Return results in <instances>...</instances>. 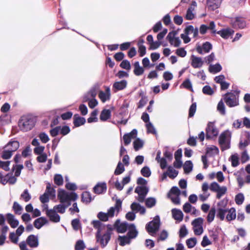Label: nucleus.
<instances>
[{
	"label": "nucleus",
	"instance_id": "46",
	"mask_svg": "<svg viewBox=\"0 0 250 250\" xmlns=\"http://www.w3.org/2000/svg\"><path fill=\"white\" fill-rule=\"evenodd\" d=\"M216 212V209L215 208H212L209 211L207 215V221L208 223L212 222L214 218L215 214Z\"/></svg>",
	"mask_w": 250,
	"mask_h": 250
},
{
	"label": "nucleus",
	"instance_id": "56",
	"mask_svg": "<svg viewBox=\"0 0 250 250\" xmlns=\"http://www.w3.org/2000/svg\"><path fill=\"white\" fill-rule=\"evenodd\" d=\"M141 173L145 177H149L151 173L150 168L147 166H145L142 168Z\"/></svg>",
	"mask_w": 250,
	"mask_h": 250
},
{
	"label": "nucleus",
	"instance_id": "28",
	"mask_svg": "<svg viewBox=\"0 0 250 250\" xmlns=\"http://www.w3.org/2000/svg\"><path fill=\"white\" fill-rule=\"evenodd\" d=\"M134 67L133 72L136 76H139L142 75L144 73V68L140 66L139 62H135L134 63Z\"/></svg>",
	"mask_w": 250,
	"mask_h": 250
},
{
	"label": "nucleus",
	"instance_id": "19",
	"mask_svg": "<svg viewBox=\"0 0 250 250\" xmlns=\"http://www.w3.org/2000/svg\"><path fill=\"white\" fill-rule=\"evenodd\" d=\"M212 48V45L209 42L204 43L202 46H198L197 51L200 54L208 53Z\"/></svg>",
	"mask_w": 250,
	"mask_h": 250
},
{
	"label": "nucleus",
	"instance_id": "40",
	"mask_svg": "<svg viewBox=\"0 0 250 250\" xmlns=\"http://www.w3.org/2000/svg\"><path fill=\"white\" fill-rule=\"evenodd\" d=\"M195 15V13L193 9V7L190 6L187 11L186 15V19L188 20H191L194 18Z\"/></svg>",
	"mask_w": 250,
	"mask_h": 250
},
{
	"label": "nucleus",
	"instance_id": "51",
	"mask_svg": "<svg viewBox=\"0 0 250 250\" xmlns=\"http://www.w3.org/2000/svg\"><path fill=\"white\" fill-rule=\"evenodd\" d=\"M244 199V194L242 193H239L235 196V201L237 205H240L243 204Z\"/></svg>",
	"mask_w": 250,
	"mask_h": 250
},
{
	"label": "nucleus",
	"instance_id": "16",
	"mask_svg": "<svg viewBox=\"0 0 250 250\" xmlns=\"http://www.w3.org/2000/svg\"><path fill=\"white\" fill-rule=\"evenodd\" d=\"M46 215L49 217L51 222L58 223L60 221V216L54 209L47 210Z\"/></svg>",
	"mask_w": 250,
	"mask_h": 250
},
{
	"label": "nucleus",
	"instance_id": "21",
	"mask_svg": "<svg viewBox=\"0 0 250 250\" xmlns=\"http://www.w3.org/2000/svg\"><path fill=\"white\" fill-rule=\"evenodd\" d=\"M127 230L128 232L127 233V235L131 239L136 238L138 235V232L134 224H130Z\"/></svg>",
	"mask_w": 250,
	"mask_h": 250
},
{
	"label": "nucleus",
	"instance_id": "58",
	"mask_svg": "<svg viewBox=\"0 0 250 250\" xmlns=\"http://www.w3.org/2000/svg\"><path fill=\"white\" fill-rule=\"evenodd\" d=\"M23 166L22 165H18L13 166V169L15 170V175L16 177H18L20 175L21 170L23 168Z\"/></svg>",
	"mask_w": 250,
	"mask_h": 250
},
{
	"label": "nucleus",
	"instance_id": "20",
	"mask_svg": "<svg viewBox=\"0 0 250 250\" xmlns=\"http://www.w3.org/2000/svg\"><path fill=\"white\" fill-rule=\"evenodd\" d=\"M6 216L7 222L12 228H16L18 227L19 224V221L15 218L13 214L8 213L6 215Z\"/></svg>",
	"mask_w": 250,
	"mask_h": 250
},
{
	"label": "nucleus",
	"instance_id": "11",
	"mask_svg": "<svg viewBox=\"0 0 250 250\" xmlns=\"http://www.w3.org/2000/svg\"><path fill=\"white\" fill-rule=\"evenodd\" d=\"M206 138L212 139L216 137L219 133V130L213 122H209L208 123L207 127L206 129Z\"/></svg>",
	"mask_w": 250,
	"mask_h": 250
},
{
	"label": "nucleus",
	"instance_id": "25",
	"mask_svg": "<svg viewBox=\"0 0 250 250\" xmlns=\"http://www.w3.org/2000/svg\"><path fill=\"white\" fill-rule=\"evenodd\" d=\"M94 191L97 194H102L106 190V185L105 183L97 184L93 188Z\"/></svg>",
	"mask_w": 250,
	"mask_h": 250
},
{
	"label": "nucleus",
	"instance_id": "53",
	"mask_svg": "<svg viewBox=\"0 0 250 250\" xmlns=\"http://www.w3.org/2000/svg\"><path fill=\"white\" fill-rule=\"evenodd\" d=\"M21 198L25 202H28L31 198V196L28 192V189H26L21 195Z\"/></svg>",
	"mask_w": 250,
	"mask_h": 250
},
{
	"label": "nucleus",
	"instance_id": "26",
	"mask_svg": "<svg viewBox=\"0 0 250 250\" xmlns=\"http://www.w3.org/2000/svg\"><path fill=\"white\" fill-rule=\"evenodd\" d=\"M48 223L47 220L43 217H41L37 218L34 221V227L37 229H41L44 225Z\"/></svg>",
	"mask_w": 250,
	"mask_h": 250
},
{
	"label": "nucleus",
	"instance_id": "57",
	"mask_svg": "<svg viewBox=\"0 0 250 250\" xmlns=\"http://www.w3.org/2000/svg\"><path fill=\"white\" fill-rule=\"evenodd\" d=\"M228 200L227 199H224L219 201L217 204V208H228L227 206Z\"/></svg>",
	"mask_w": 250,
	"mask_h": 250
},
{
	"label": "nucleus",
	"instance_id": "43",
	"mask_svg": "<svg viewBox=\"0 0 250 250\" xmlns=\"http://www.w3.org/2000/svg\"><path fill=\"white\" fill-rule=\"evenodd\" d=\"M184 169L186 173H189L192 170L193 164L191 161H187L184 165Z\"/></svg>",
	"mask_w": 250,
	"mask_h": 250
},
{
	"label": "nucleus",
	"instance_id": "17",
	"mask_svg": "<svg viewBox=\"0 0 250 250\" xmlns=\"http://www.w3.org/2000/svg\"><path fill=\"white\" fill-rule=\"evenodd\" d=\"M27 244L31 248H37L39 246V239L37 235H30L26 239Z\"/></svg>",
	"mask_w": 250,
	"mask_h": 250
},
{
	"label": "nucleus",
	"instance_id": "52",
	"mask_svg": "<svg viewBox=\"0 0 250 250\" xmlns=\"http://www.w3.org/2000/svg\"><path fill=\"white\" fill-rule=\"evenodd\" d=\"M227 190V188L226 187H220L218 189V191L216 192H217L216 198L217 199H220L223 195H224L226 193Z\"/></svg>",
	"mask_w": 250,
	"mask_h": 250
},
{
	"label": "nucleus",
	"instance_id": "2",
	"mask_svg": "<svg viewBox=\"0 0 250 250\" xmlns=\"http://www.w3.org/2000/svg\"><path fill=\"white\" fill-rule=\"evenodd\" d=\"M122 201L120 199H116L114 207H111L107 212H100L97 215L98 218L102 221H107L109 218H112L114 214H117L121 210Z\"/></svg>",
	"mask_w": 250,
	"mask_h": 250
},
{
	"label": "nucleus",
	"instance_id": "63",
	"mask_svg": "<svg viewBox=\"0 0 250 250\" xmlns=\"http://www.w3.org/2000/svg\"><path fill=\"white\" fill-rule=\"evenodd\" d=\"M182 85L188 89H189L191 91H192V83L190 82V81L189 80V79H186L183 83L182 84Z\"/></svg>",
	"mask_w": 250,
	"mask_h": 250
},
{
	"label": "nucleus",
	"instance_id": "22",
	"mask_svg": "<svg viewBox=\"0 0 250 250\" xmlns=\"http://www.w3.org/2000/svg\"><path fill=\"white\" fill-rule=\"evenodd\" d=\"M127 85V81L126 80H122L119 82H116L114 83L113 85V89L115 91L122 90L125 89Z\"/></svg>",
	"mask_w": 250,
	"mask_h": 250
},
{
	"label": "nucleus",
	"instance_id": "30",
	"mask_svg": "<svg viewBox=\"0 0 250 250\" xmlns=\"http://www.w3.org/2000/svg\"><path fill=\"white\" fill-rule=\"evenodd\" d=\"M219 153V149L215 146H211L206 148V155L208 156H211L217 154Z\"/></svg>",
	"mask_w": 250,
	"mask_h": 250
},
{
	"label": "nucleus",
	"instance_id": "6",
	"mask_svg": "<svg viewBox=\"0 0 250 250\" xmlns=\"http://www.w3.org/2000/svg\"><path fill=\"white\" fill-rule=\"evenodd\" d=\"M231 132L229 130L223 132L219 138V143L222 151L230 147Z\"/></svg>",
	"mask_w": 250,
	"mask_h": 250
},
{
	"label": "nucleus",
	"instance_id": "55",
	"mask_svg": "<svg viewBox=\"0 0 250 250\" xmlns=\"http://www.w3.org/2000/svg\"><path fill=\"white\" fill-rule=\"evenodd\" d=\"M230 160L232 167H236L239 165V157L237 154L231 155Z\"/></svg>",
	"mask_w": 250,
	"mask_h": 250
},
{
	"label": "nucleus",
	"instance_id": "12",
	"mask_svg": "<svg viewBox=\"0 0 250 250\" xmlns=\"http://www.w3.org/2000/svg\"><path fill=\"white\" fill-rule=\"evenodd\" d=\"M98 90V86L94 85L93 86L88 92L83 95V102H86L92 99L95 98L97 95V92Z\"/></svg>",
	"mask_w": 250,
	"mask_h": 250
},
{
	"label": "nucleus",
	"instance_id": "42",
	"mask_svg": "<svg viewBox=\"0 0 250 250\" xmlns=\"http://www.w3.org/2000/svg\"><path fill=\"white\" fill-rule=\"evenodd\" d=\"M92 200L91 194L90 192L85 191L82 195V201L83 203H88Z\"/></svg>",
	"mask_w": 250,
	"mask_h": 250
},
{
	"label": "nucleus",
	"instance_id": "39",
	"mask_svg": "<svg viewBox=\"0 0 250 250\" xmlns=\"http://www.w3.org/2000/svg\"><path fill=\"white\" fill-rule=\"evenodd\" d=\"M68 207V206L67 205L61 203V204L55 206L53 209H55L56 212L63 213Z\"/></svg>",
	"mask_w": 250,
	"mask_h": 250
},
{
	"label": "nucleus",
	"instance_id": "62",
	"mask_svg": "<svg viewBox=\"0 0 250 250\" xmlns=\"http://www.w3.org/2000/svg\"><path fill=\"white\" fill-rule=\"evenodd\" d=\"M120 66L125 69L130 70L131 68V65L130 62L126 60H123L122 62L120 63Z\"/></svg>",
	"mask_w": 250,
	"mask_h": 250
},
{
	"label": "nucleus",
	"instance_id": "54",
	"mask_svg": "<svg viewBox=\"0 0 250 250\" xmlns=\"http://www.w3.org/2000/svg\"><path fill=\"white\" fill-rule=\"evenodd\" d=\"M125 171V167L124 165L119 162L117 165L116 169L114 172V174L116 175H119Z\"/></svg>",
	"mask_w": 250,
	"mask_h": 250
},
{
	"label": "nucleus",
	"instance_id": "37",
	"mask_svg": "<svg viewBox=\"0 0 250 250\" xmlns=\"http://www.w3.org/2000/svg\"><path fill=\"white\" fill-rule=\"evenodd\" d=\"M12 209L16 214L20 215L23 211V208L17 202H14Z\"/></svg>",
	"mask_w": 250,
	"mask_h": 250
},
{
	"label": "nucleus",
	"instance_id": "47",
	"mask_svg": "<svg viewBox=\"0 0 250 250\" xmlns=\"http://www.w3.org/2000/svg\"><path fill=\"white\" fill-rule=\"evenodd\" d=\"M156 204V199L154 197H149L146 200V206L151 208L155 206Z\"/></svg>",
	"mask_w": 250,
	"mask_h": 250
},
{
	"label": "nucleus",
	"instance_id": "29",
	"mask_svg": "<svg viewBox=\"0 0 250 250\" xmlns=\"http://www.w3.org/2000/svg\"><path fill=\"white\" fill-rule=\"evenodd\" d=\"M183 209L185 213H191L192 214H195L197 210L195 207L192 206L189 203H186L183 207Z\"/></svg>",
	"mask_w": 250,
	"mask_h": 250
},
{
	"label": "nucleus",
	"instance_id": "13",
	"mask_svg": "<svg viewBox=\"0 0 250 250\" xmlns=\"http://www.w3.org/2000/svg\"><path fill=\"white\" fill-rule=\"evenodd\" d=\"M231 24L234 28L243 29L246 26V23L244 19L236 17L231 20Z\"/></svg>",
	"mask_w": 250,
	"mask_h": 250
},
{
	"label": "nucleus",
	"instance_id": "9",
	"mask_svg": "<svg viewBox=\"0 0 250 250\" xmlns=\"http://www.w3.org/2000/svg\"><path fill=\"white\" fill-rule=\"evenodd\" d=\"M204 219L201 217H198L192 221L191 224L193 226L194 233L196 235H201L203 231Z\"/></svg>",
	"mask_w": 250,
	"mask_h": 250
},
{
	"label": "nucleus",
	"instance_id": "4",
	"mask_svg": "<svg viewBox=\"0 0 250 250\" xmlns=\"http://www.w3.org/2000/svg\"><path fill=\"white\" fill-rule=\"evenodd\" d=\"M240 91L238 89L232 90L224 95V100L226 104L232 107L239 105V95Z\"/></svg>",
	"mask_w": 250,
	"mask_h": 250
},
{
	"label": "nucleus",
	"instance_id": "49",
	"mask_svg": "<svg viewBox=\"0 0 250 250\" xmlns=\"http://www.w3.org/2000/svg\"><path fill=\"white\" fill-rule=\"evenodd\" d=\"M54 181L55 184L58 186H62L63 185V179L62 176L59 174H56L54 175Z\"/></svg>",
	"mask_w": 250,
	"mask_h": 250
},
{
	"label": "nucleus",
	"instance_id": "23",
	"mask_svg": "<svg viewBox=\"0 0 250 250\" xmlns=\"http://www.w3.org/2000/svg\"><path fill=\"white\" fill-rule=\"evenodd\" d=\"M234 33V31L230 28L223 29L217 32V34L220 35L224 39H228Z\"/></svg>",
	"mask_w": 250,
	"mask_h": 250
},
{
	"label": "nucleus",
	"instance_id": "33",
	"mask_svg": "<svg viewBox=\"0 0 250 250\" xmlns=\"http://www.w3.org/2000/svg\"><path fill=\"white\" fill-rule=\"evenodd\" d=\"M228 208H216V216L223 221L226 218Z\"/></svg>",
	"mask_w": 250,
	"mask_h": 250
},
{
	"label": "nucleus",
	"instance_id": "59",
	"mask_svg": "<svg viewBox=\"0 0 250 250\" xmlns=\"http://www.w3.org/2000/svg\"><path fill=\"white\" fill-rule=\"evenodd\" d=\"M181 194V191L177 187H172L169 193L168 196L173 195V196H179Z\"/></svg>",
	"mask_w": 250,
	"mask_h": 250
},
{
	"label": "nucleus",
	"instance_id": "41",
	"mask_svg": "<svg viewBox=\"0 0 250 250\" xmlns=\"http://www.w3.org/2000/svg\"><path fill=\"white\" fill-rule=\"evenodd\" d=\"M221 4V0H208V5L212 9L217 8Z\"/></svg>",
	"mask_w": 250,
	"mask_h": 250
},
{
	"label": "nucleus",
	"instance_id": "38",
	"mask_svg": "<svg viewBox=\"0 0 250 250\" xmlns=\"http://www.w3.org/2000/svg\"><path fill=\"white\" fill-rule=\"evenodd\" d=\"M167 172L168 176L171 179L175 178L178 174V171L171 166L168 167Z\"/></svg>",
	"mask_w": 250,
	"mask_h": 250
},
{
	"label": "nucleus",
	"instance_id": "18",
	"mask_svg": "<svg viewBox=\"0 0 250 250\" xmlns=\"http://www.w3.org/2000/svg\"><path fill=\"white\" fill-rule=\"evenodd\" d=\"M191 60V65L194 68H200L202 67L204 64V61L200 57L192 55Z\"/></svg>",
	"mask_w": 250,
	"mask_h": 250
},
{
	"label": "nucleus",
	"instance_id": "15",
	"mask_svg": "<svg viewBox=\"0 0 250 250\" xmlns=\"http://www.w3.org/2000/svg\"><path fill=\"white\" fill-rule=\"evenodd\" d=\"M137 135V130L133 129L130 133L125 134L123 136V140L125 146L129 145L132 139L136 138Z\"/></svg>",
	"mask_w": 250,
	"mask_h": 250
},
{
	"label": "nucleus",
	"instance_id": "31",
	"mask_svg": "<svg viewBox=\"0 0 250 250\" xmlns=\"http://www.w3.org/2000/svg\"><path fill=\"white\" fill-rule=\"evenodd\" d=\"M131 240V239L127 235L123 236H119L118 239L119 245L122 246L130 244Z\"/></svg>",
	"mask_w": 250,
	"mask_h": 250
},
{
	"label": "nucleus",
	"instance_id": "32",
	"mask_svg": "<svg viewBox=\"0 0 250 250\" xmlns=\"http://www.w3.org/2000/svg\"><path fill=\"white\" fill-rule=\"evenodd\" d=\"M226 218L228 221H230L236 218V210L234 208H231L228 209Z\"/></svg>",
	"mask_w": 250,
	"mask_h": 250
},
{
	"label": "nucleus",
	"instance_id": "7",
	"mask_svg": "<svg viewBox=\"0 0 250 250\" xmlns=\"http://www.w3.org/2000/svg\"><path fill=\"white\" fill-rule=\"evenodd\" d=\"M10 146H12V148L10 150L5 148V150L2 151L1 156L3 159L6 160L10 159L12 155L13 152L16 151L19 148L20 144L17 141H12L7 144V147H9Z\"/></svg>",
	"mask_w": 250,
	"mask_h": 250
},
{
	"label": "nucleus",
	"instance_id": "61",
	"mask_svg": "<svg viewBox=\"0 0 250 250\" xmlns=\"http://www.w3.org/2000/svg\"><path fill=\"white\" fill-rule=\"evenodd\" d=\"M188 233V229L185 225H183L179 230V236L181 238L185 237Z\"/></svg>",
	"mask_w": 250,
	"mask_h": 250
},
{
	"label": "nucleus",
	"instance_id": "36",
	"mask_svg": "<svg viewBox=\"0 0 250 250\" xmlns=\"http://www.w3.org/2000/svg\"><path fill=\"white\" fill-rule=\"evenodd\" d=\"M208 70L210 73L215 74L222 70V66L219 63H216L214 65L210 64L209 66Z\"/></svg>",
	"mask_w": 250,
	"mask_h": 250
},
{
	"label": "nucleus",
	"instance_id": "60",
	"mask_svg": "<svg viewBox=\"0 0 250 250\" xmlns=\"http://www.w3.org/2000/svg\"><path fill=\"white\" fill-rule=\"evenodd\" d=\"M202 91L204 94L208 95H211L214 93L213 89L209 85H205L203 88Z\"/></svg>",
	"mask_w": 250,
	"mask_h": 250
},
{
	"label": "nucleus",
	"instance_id": "1",
	"mask_svg": "<svg viewBox=\"0 0 250 250\" xmlns=\"http://www.w3.org/2000/svg\"><path fill=\"white\" fill-rule=\"evenodd\" d=\"M92 224L94 228L97 229L96 234L97 242L100 243L102 247H104L110 239V230L107 229L104 235L101 236V233L104 230L106 229L107 227H106L102 222L98 220L93 221Z\"/></svg>",
	"mask_w": 250,
	"mask_h": 250
},
{
	"label": "nucleus",
	"instance_id": "34",
	"mask_svg": "<svg viewBox=\"0 0 250 250\" xmlns=\"http://www.w3.org/2000/svg\"><path fill=\"white\" fill-rule=\"evenodd\" d=\"M85 123V119L83 117H81L79 116H77V115H75L74 117V125L75 126L78 127L83 125Z\"/></svg>",
	"mask_w": 250,
	"mask_h": 250
},
{
	"label": "nucleus",
	"instance_id": "5",
	"mask_svg": "<svg viewBox=\"0 0 250 250\" xmlns=\"http://www.w3.org/2000/svg\"><path fill=\"white\" fill-rule=\"evenodd\" d=\"M58 197L61 203L69 206L71 205V201H75L77 199L78 195L75 192H68L61 190L59 191Z\"/></svg>",
	"mask_w": 250,
	"mask_h": 250
},
{
	"label": "nucleus",
	"instance_id": "48",
	"mask_svg": "<svg viewBox=\"0 0 250 250\" xmlns=\"http://www.w3.org/2000/svg\"><path fill=\"white\" fill-rule=\"evenodd\" d=\"M144 145L143 141L138 138L133 142L134 148L136 151H138Z\"/></svg>",
	"mask_w": 250,
	"mask_h": 250
},
{
	"label": "nucleus",
	"instance_id": "14",
	"mask_svg": "<svg viewBox=\"0 0 250 250\" xmlns=\"http://www.w3.org/2000/svg\"><path fill=\"white\" fill-rule=\"evenodd\" d=\"M129 225L126 222H121L119 220H117L115 223V227L118 232L124 233L127 230Z\"/></svg>",
	"mask_w": 250,
	"mask_h": 250
},
{
	"label": "nucleus",
	"instance_id": "8",
	"mask_svg": "<svg viewBox=\"0 0 250 250\" xmlns=\"http://www.w3.org/2000/svg\"><path fill=\"white\" fill-rule=\"evenodd\" d=\"M160 226V219L158 215L156 216L153 220L146 224V228L148 232L153 235L159 230Z\"/></svg>",
	"mask_w": 250,
	"mask_h": 250
},
{
	"label": "nucleus",
	"instance_id": "50",
	"mask_svg": "<svg viewBox=\"0 0 250 250\" xmlns=\"http://www.w3.org/2000/svg\"><path fill=\"white\" fill-rule=\"evenodd\" d=\"M196 243L197 239L195 237L190 238L186 240V245L189 249L193 248L196 245Z\"/></svg>",
	"mask_w": 250,
	"mask_h": 250
},
{
	"label": "nucleus",
	"instance_id": "27",
	"mask_svg": "<svg viewBox=\"0 0 250 250\" xmlns=\"http://www.w3.org/2000/svg\"><path fill=\"white\" fill-rule=\"evenodd\" d=\"M173 218L179 221H182L183 219V213L180 209L173 208L171 210Z\"/></svg>",
	"mask_w": 250,
	"mask_h": 250
},
{
	"label": "nucleus",
	"instance_id": "35",
	"mask_svg": "<svg viewBox=\"0 0 250 250\" xmlns=\"http://www.w3.org/2000/svg\"><path fill=\"white\" fill-rule=\"evenodd\" d=\"M111 116V111L109 109H104L100 115V120L103 121H105Z\"/></svg>",
	"mask_w": 250,
	"mask_h": 250
},
{
	"label": "nucleus",
	"instance_id": "3",
	"mask_svg": "<svg viewBox=\"0 0 250 250\" xmlns=\"http://www.w3.org/2000/svg\"><path fill=\"white\" fill-rule=\"evenodd\" d=\"M36 118L32 115H25L21 117L19 121L20 129L24 132L31 130L35 125Z\"/></svg>",
	"mask_w": 250,
	"mask_h": 250
},
{
	"label": "nucleus",
	"instance_id": "44",
	"mask_svg": "<svg viewBox=\"0 0 250 250\" xmlns=\"http://www.w3.org/2000/svg\"><path fill=\"white\" fill-rule=\"evenodd\" d=\"M44 193H46L50 197H54L55 196V190L51 187V184L49 183L47 184L46 189Z\"/></svg>",
	"mask_w": 250,
	"mask_h": 250
},
{
	"label": "nucleus",
	"instance_id": "10",
	"mask_svg": "<svg viewBox=\"0 0 250 250\" xmlns=\"http://www.w3.org/2000/svg\"><path fill=\"white\" fill-rule=\"evenodd\" d=\"M148 190V188L146 186H137L135 189V192L138 194L136 199L139 202H144Z\"/></svg>",
	"mask_w": 250,
	"mask_h": 250
},
{
	"label": "nucleus",
	"instance_id": "24",
	"mask_svg": "<svg viewBox=\"0 0 250 250\" xmlns=\"http://www.w3.org/2000/svg\"><path fill=\"white\" fill-rule=\"evenodd\" d=\"M110 96V90L109 87H106L105 92L100 91L99 94V97L104 103L109 100Z\"/></svg>",
	"mask_w": 250,
	"mask_h": 250
},
{
	"label": "nucleus",
	"instance_id": "64",
	"mask_svg": "<svg viewBox=\"0 0 250 250\" xmlns=\"http://www.w3.org/2000/svg\"><path fill=\"white\" fill-rule=\"evenodd\" d=\"M85 248V244L83 240H78L75 245L76 250H83Z\"/></svg>",
	"mask_w": 250,
	"mask_h": 250
},
{
	"label": "nucleus",
	"instance_id": "45",
	"mask_svg": "<svg viewBox=\"0 0 250 250\" xmlns=\"http://www.w3.org/2000/svg\"><path fill=\"white\" fill-rule=\"evenodd\" d=\"M217 109L221 115H224L226 114L225 106L223 100H221L218 103L217 106Z\"/></svg>",
	"mask_w": 250,
	"mask_h": 250
}]
</instances>
